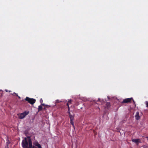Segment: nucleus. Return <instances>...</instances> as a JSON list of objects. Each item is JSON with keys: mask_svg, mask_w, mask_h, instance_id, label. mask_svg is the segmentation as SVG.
Wrapping results in <instances>:
<instances>
[{"mask_svg": "<svg viewBox=\"0 0 148 148\" xmlns=\"http://www.w3.org/2000/svg\"><path fill=\"white\" fill-rule=\"evenodd\" d=\"M22 145L23 148H32V142L30 136L25 138L22 140Z\"/></svg>", "mask_w": 148, "mask_h": 148, "instance_id": "f257e3e1", "label": "nucleus"}, {"mask_svg": "<svg viewBox=\"0 0 148 148\" xmlns=\"http://www.w3.org/2000/svg\"><path fill=\"white\" fill-rule=\"evenodd\" d=\"M67 112L68 113L69 115V117L70 121V123L73 127H74V124L73 120H74L75 114H73V115H72V114H71L70 111V108L68 109Z\"/></svg>", "mask_w": 148, "mask_h": 148, "instance_id": "f03ea898", "label": "nucleus"}, {"mask_svg": "<svg viewBox=\"0 0 148 148\" xmlns=\"http://www.w3.org/2000/svg\"><path fill=\"white\" fill-rule=\"evenodd\" d=\"M29 113V111H25L24 112L20 114L18 116V118L20 119L24 118Z\"/></svg>", "mask_w": 148, "mask_h": 148, "instance_id": "7ed1b4c3", "label": "nucleus"}, {"mask_svg": "<svg viewBox=\"0 0 148 148\" xmlns=\"http://www.w3.org/2000/svg\"><path fill=\"white\" fill-rule=\"evenodd\" d=\"M25 100L28 101L29 103L31 104H33L36 101L35 99L33 98H30L28 97H26L25 99Z\"/></svg>", "mask_w": 148, "mask_h": 148, "instance_id": "20e7f679", "label": "nucleus"}, {"mask_svg": "<svg viewBox=\"0 0 148 148\" xmlns=\"http://www.w3.org/2000/svg\"><path fill=\"white\" fill-rule=\"evenodd\" d=\"M132 99H133V98L131 97V98H128L125 99H124L123 101L121 102L122 103H128L131 102Z\"/></svg>", "mask_w": 148, "mask_h": 148, "instance_id": "39448f33", "label": "nucleus"}, {"mask_svg": "<svg viewBox=\"0 0 148 148\" xmlns=\"http://www.w3.org/2000/svg\"><path fill=\"white\" fill-rule=\"evenodd\" d=\"M135 117L136 120H138L140 119V117L139 115V112H137L136 114Z\"/></svg>", "mask_w": 148, "mask_h": 148, "instance_id": "423d86ee", "label": "nucleus"}, {"mask_svg": "<svg viewBox=\"0 0 148 148\" xmlns=\"http://www.w3.org/2000/svg\"><path fill=\"white\" fill-rule=\"evenodd\" d=\"M132 141L137 144H138L139 143L141 142L140 139H133L132 140Z\"/></svg>", "mask_w": 148, "mask_h": 148, "instance_id": "0eeeda50", "label": "nucleus"}, {"mask_svg": "<svg viewBox=\"0 0 148 148\" xmlns=\"http://www.w3.org/2000/svg\"><path fill=\"white\" fill-rule=\"evenodd\" d=\"M110 102H107L106 103L105 106V108L108 109L109 108H110Z\"/></svg>", "mask_w": 148, "mask_h": 148, "instance_id": "6e6552de", "label": "nucleus"}, {"mask_svg": "<svg viewBox=\"0 0 148 148\" xmlns=\"http://www.w3.org/2000/svg\"><path fill=\"white\" fill-rule=\"evenodd\" d=\"M43 110V108L42 105H40L38 106V112H39L40 111H42Z\"/></svg>", "mask_w": 148, "mask_h": 148, "instance_id": "1a4fd4ad", "label": "nucleus"}, {"mask_svg": "<svg viewBox=\"0 0 148 148\" xmlns=\"http://www.w3.org/2000/svg\"><path fill=\"white\" fill-rule=\"evenodd\" d=\"M40 103H41V105H42V106H45V104L44 103H42L43 102V100L42 99V98H41L40 99Z\"/></svg>", "mask_w": 148, "mask_h": 148, "instance_id": "9d476101", "label": "nucleus"}, {"mask_svg": "<svg viewBox=\"0 0 148 148\" xmlns=\"http://www.w3.org/2000/svg\"><path fill=\"white\" fill-rule=\"evenodd\" d=\"M97 101H99L101 102V103L103 104V100H102L101 101V99L100 98H98V100Z\"/></svg>", "mask_w": 148, "mask_h": 148, "instance_id": "9b49d317", "label": "nucleus"}, {"mask_svg": "<svg viewBox=\"0 0 148 148\" xmlns=\"http://www.w3.org/2000/svg\"><path fill=\"white\" fill-rule=\"evenodd\" d=\"M45 106V107L46 108V109L48 108L51 107L50 106L48 105H46V104H45V106Z\"/></svg>", "mask_w": 148, "mask_h": 148, "instance_id": "f8f14e48", "label": "nucleus"}, {"mask_svg": "<svg viewBox=\"0 0 148 148\" xmlns=\"http://www.w3.org/2000/svg\"><path fill=\"white\" fill-rule=\"evenodd\" d=\"M10 143V142L9 141V140L8 139L7 140V142L6 143V144L7 145L8 147V144H9Z\"/></svg>", "mask_w": 148, "mask_h": 148, "instance_id": "ddd939ff", "label": "nucleus"}, {"mask_svg": "<svg viewBox=\"0 0 148 148\" xmlns=\"http://www.w3.org/2000/svg\"><path fill=\"white\" fill-rule=\"evenodd\" d=\"M62 102V101H60L58 99H57V100H56V103H58L60 102Z\"/></svg>", "mask_w": 148, "mask_h": 148, "instance_id": "4468645a", "label": "nucleus"}, {"mask_svg": "<svg viewBox=\"0 0 148 148\" xmlns=\"http://www.w3.org/2000/svg\"><path fill=\"white\" fill-rule=\"evenodd\" d=\"M39 144V143H38V142H37L36 143H34V145L36 146H37V145H38Z\"/></svg>", "mask_w": 148, "mask_h": 148, "instance_id": "2eb2a0df", "label": "nucleus"}, {"mask_svg": "<svg viewBox=\"0 0 148 148\" xmlns=\"http://www.w3.org/2000/svg\"><path fill=\"white\" fill-rule=\"evenodd\" d=\"M38 148H42L41 146V145H40V144H39L38 145H37V146Z\"/></svg>", "mask_w": 148, "mask_h": 148, "instance_id": "dca6fc26", "label": "nucleus"}, {"mask_svg": "<svg viewBox=\"0 0 148 148\" xmlns=\"http://www.w3.org/2000/svg\"><path fill=\"white\" fill-rule=\"evenodd\" d=\"M5 92H11V91H10V90H7V89H5Z\"/></svg>", "mask_w": 148, "mask_h": 148, "instance_id": "f3484780", "label": "nucleus"}, {"mask_svg": "<svg viewBox=\"0 0 148 148\" xmlns=\"http://www.w3.org/2000/svg\"><path fill=\"white\" fill-rule=\"evenodd\" d=\"M71 101H72V100L71 99H70V100H69L68 101V102L70 103H71Z\"/></svg>", "mask_w": 148, "mask_h": 148, "instance_id": "a211bd4d", "label": "nucleus"}, {"mask_svg": "<svg viewBox=\"0 0 148 148\" xmlns=\"http://www.w3.org/2000/svg\"><path fill=\"white\" fill-rule=\"evenodd\" d=\"M43 110H45V111H46L47 110V109H46V108L45 107H45H44V108H43Z\"/></svg>", "mask_w": 148, "mask_h": 148, "instance_id": "6ab92c4d", "label": "nucleus"}, {"mask_svg": "<svg viewBox=\"0 0 148 148\" xmlns=\"http://www.w3.org/2000/svg\"><path fill=\"white\" fill-rule=\"evenodd\" d=\"M132 100L133 101V103L135 105V106H136L135 102L134 101V100H133V99H132Z\"/></svg>", "mask_w": 148, "mask_h": 148, "instance_id": "aec40b11", "label": "nucleus"}, {"mask_svg": "<svg viewBox=\"0 0 148 148\" xmlns=\"http://www.w3.org/2000/svg\"><path fill=\"white\" fill-rule=\"evenodd\" d=\"M13 94H15L16 95L18 96V97L20 99V98H21L20 97L18 96V95L16 94V93H13Z\"/></svg>", "mask_w": 148, "mask_h": 148, "instance_id": "412c9836", "label": "nucleus"}, {"mask_svg": "<svg viewBox=\"0 0 148 148\" xmlns=\"http://www.w3.org/2000/svg\"><path fill=\"white\" fill-rule=\"evenodd\" d=\"M32 148H37L36 147L34 146H32Z\"/></svg>", "mask_w": 148, "mask_h": 148, "instance_id": "4be33fe9", "label": "nucleus"}, {"mask_svg": "<svg viewBox=\"0 0 148 148\" xmlns=\"http://www.w3.org/2000/svg\"><path fill=\"white\" fill-rule=\"evenodd\" d=\"M66 105L67 106H69V103H66Z\"/></svg>", "mask_w": 148, "mask_h": 148, "instance_id": "5701e85b", "label": "nucleus"}, {"mask_svg": "<svg viewBox=\"0 0 148 148\" xmlns=\"http://www.w3.org/2000/svg\"><path fill=\"white\" fill-rule=\"evenodd\" d=\"M68 109H69V108H69V106H68Z\"/></svg>", "mask_w": 148, "mask_h": 148, "instance_id": "b1692460", "label": "nucleus"}, {"mask_svg": "<svg viewBox=\"0 0 148 148\" xmlns=\"http://www.w3.org/2000/svg\"><path fill=\"white\" fill-rule=\"evenodd\" d=\"M1 91H2V90H0V92H1Z\"/></svg>", "mask_w": 148, "mask_h": 148, "instance_id": "393cba45", "label": "nucleus"}, {"mask_svg": "<svg viewBox=\"0 0 148 148\" xmlns=\"http://www.w3.org/2000/svg\"><path fill=\"white\" fill-rule=\"evenodd\" d=\"M82 108H80V109H82Z\"/></svg>", "mask_w": 148, "mask_h": 148, "instance_id": "a878e982", "label": "nucleus"}]
</instances>
